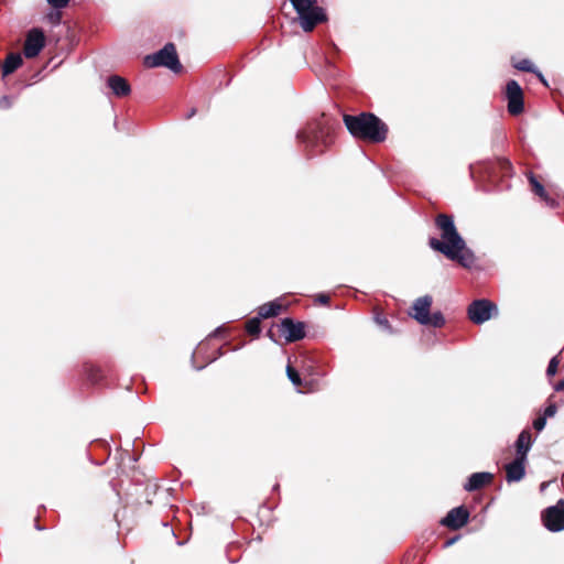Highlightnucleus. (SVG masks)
Returning a JSON list of instances; mask_svg holds the SVG:
<instances>
[{
  "mask_svg": "<svg viewBox=\"0 0 564 564\" xmlns=\"http://www.w3.org/2000/svg\"><path fill=\"white\" fill-rule=\"evenodd\" d=\"M435 225L441 230V239L430 238L429 246L463 268H473L476 263V256L457 231L453 216L440 214L435 219Z\"/></svg>",
  "mask_w": 564,
  "mask_h": 564,
  "instance_id": "f257e3e1",
  "label": "nucleus"
},
{
  "mask_svg": "<svg viewBox=\"0 0 564 564\" xmlns=\"http://www.w3.org/2000/svg\"><path fill=\"white\" fill-rule=\"evenodd\" d=\"M344 123L354 138L375 143L387 139L388 126L371 112H361L357 116L345 115Z\"/></svg>",
  "mask_w": 564,
  "mask_h": 564,
  "instance_id": "f03ea898",
  "label": "nucleus"
},
{
  "mask_svg": "<svg viewBox=\"0 0 564 564\" xmlns=\"http://www.w3.org/2000/svg\"><path fill=\"white\" fill-rule=\"evenodd\" d=\"M144 65L151 68L164 66L174 73H178L182 69V64L173 43H167L156 53L147 55L144 57Z\"/></svg>",
  "mask_w": 564,
  "mask_h": 564,
  "instance_id": "7ed1b4c3",
  "label": "nucleus"
},
{
  "mask_svg": "<svg viewBox=\"0 0 564 564\" xmlns=\"http://www.w3.org/2000/svg\"><path fill=\"white\" fill-rule=\"evenodd\" d=\"M542 521L549 531L564 530V499H560L555 506L546 508L542 512Z\"/></svg>",
  "mask_w": 564,
  "mask_h": 564,
  "instance_id": "20e7f679",
  "label": "nucleus"
},
{
  "mask_svg": "<svg viewBox=\"0 0 564 564\" xmlns=\"http://www.w3.org/2000/svg\"><path fill=\"white\" fill-rule=\"evenodd\" d=\"M497 306L488 300L481 299L471 302L468 306V317L475 324H482L491 318Z\"/></svg>",
  "mask_w": 564,
  "mask_h": 564,
  "instance_id": "39448f33",
  "label": "nucleus"
},
{
  "mask_svg": "<svg viewBox=\"0 0 564 564\" xmlns=\"http://www.w3.org/2000/svg\"><path fill=\"white\" fill-rule=\"evenodd\" d=\"M506 97L508 99V111L510 115L517 116L523 112V93L517 80H509L506 86Z\"/></svg>",
  "mask_w": 564,
  "mask_h": 564,
  "instance_id": "423d86ee",
  "label": "nucleus"
},
{
  "mask_svg": "<svg viewBox=\"0 0 564 564\" xmlns=\"http://www.w3.org/2000/svg\"><path fill=\"white\" fill-rule=\"evenodd\" d=\"M44 45V32L39 28H33L26 34L23 53L26 58H34L41 53Z\"/></svg>",
  "mask_w": 564,
  "mask_h": 564,
  "instance_id": "0eeeda50",
  "label": "nucleus"
},
{
  "mask_svg": "<svg viewBox=\"0 0 564 564\" xmlns=\"http://www.w3.org/2000/svg\"><path fill=\"white\" fill-rule=\"evenodd\" d=\"M279 330L288 343H294L305 337L304 324L302 322H294L290 317L281 321Z\"/></svg>",
  "mask_w": 564,
  "mask_h": 564,
  "instance_id": "6e6552de",
  "label": "nucleus"
},
{
  "mask_svg": "<svg viewBox=\"0 0 564 564\" xmlns=\"http://www.w3.org/2000/svg\"><path fill=\"white\" fill-rule=\"evenodd\" d=\"M468 510L464 506H459L449 510L441 520V524L452 530H458L468 522Z\"/></svg>",
  "mask_w": 564,
  "mask_h": 564,
  "instance_id": "1a4fd4ad",
  "label": "nucleus"
},
{
  "mask_svg": "<svg viewBox=\"0 0 564 564\" xmlns=\"http://www.w3.org/2000/svg\"><path fill=\"white\" fill-rule=\"evenodd\" d=\"M300 24L305 32H311L318 24L327 20L323 8L316 6L299 14Z\"/></svg>",
  "mask_w": 564,
  "mask_h": 564,
  "instance_id": "9d476101",
  "label": "nucleus"
},
{
  "mask_svg": "<svg viewBox=\"0 0 564 564\" xmlns=\"http://www.w3.org/2000/svg\"><path fill=\"white\" fill-rule=\"evenodd\" d=\"M296 138L299 141L306 144L307 148H317L319 142L324 141V132L317 124H311L306 129L297 132Z\"/></svg>",
  "mask_w": 564,
  "mask_h": 564,
  "instance_id": "9b49d317",
  "label": "nucleus"
},
{
  "mask_svg": "<svg viewBox=\"0 0 564 564\" xmlns=\"http://www.w3.org/2000/svg\"><path fill=\"white\" fill-rule=\"evenodd\" d=\"M433 299L430 295H424L416 299L413 303L412 310L414 311L412 317L417 321L421 325L429 321L430 308Z\"/></svg>",
  "mask_w": 564,
  "mask_h": 564,
  "instance_id": "f8f14e48",
  "label": "nucleus"
},
{
  "mask_svg": "<svg viewBox=\"0 0 564 564\" xmlns=\"http://www.w3.org/2000/svg\"><path fill=\"white\" fill-rule=\"evenodd\" d=\"M527 459L516 457L511 463L506 465V479L508 482H517L520 481L525 475V465Z\"/></svg>",
  "mask_w": 564,
  "mask_h": 564,
  "instance_id": "ddd939ff",
  "label": "nucleus"
},
{
  "mask_svg": "<svg viewBox=\"0 0 564 564\" xmlns=\"http://www.w3.org/2000/svg\"><path fill=\"white\" fill-rule=\"evenodd\" d=\"M492 479L494 475L491 473H474L468 477L467 482L464 485V489L469 492L479 490L480 488L490 484Z\"/></svg>",
  "mask_w": 564,
  "mask_h": 564,
  "instance_id": "4468645a",
  "label": "nucleus"
},
{
  "mask_svg": "<svg viewBox=\"0 0 564 564\" xmlns=\"http://www.w3.org/2000/svg\"><path fill=\"white\" fill-rule=\"evenodd\" d=\"M107 86L117 97L128 96L131 91L129 83L119 75H111L107 79Z\"/></svg>",
  "mask_w": 564,
  "mask_h": 564,
  "instance_id": "2eb2a0df",
  "label": "nucleus"
},
{
  "mask_svg": "<svg viewBox=\"0 0 564 564\" xmlns=\"http://www.w3.org/2000/svg\"><path fill=\"white\" fill-rule=\"evenodd\" d=\"M532 446V437L528 430L522 431L516 441L517 456L527 459L528 453Z\"/></svg>",
  "mask_w": 564,
  "mask_h": 564,
  "instance_id": "dca6fc26",
  "label": "nucleus"
},
{
  "mask_svg": "<svg viewBox=\"0 0 564 564\" xmlns=\"http://www.w3.org/2000/svg\"><path fill=\"white\" fill-rule=\"evenodd\" d=\"M22 65V57L20 54L11 53L7 56L2 66L3 76L12 74Z\"/></svg>",
  "mask_w": 564,
  "mask_h": 564,
  "instance_id": "f3484780",
  "label": "nucleus"
},
{
  "mask_svg": "<svg viewBox=\"0 0 564 564\" xmlns=\"http://www.w3.org/2000/svg\"><path fill=\"white\" fill-rule=\"evenodd\" d=\"M281 308V304H279L275 301H272L261 305L258 308V316H260L261 318L274 317L280 313Z\"/></svg>",
  "mask_w": 564,
  "mask_h": 564,
  "instance_id": "a211bd4d",
  "label": "nucleus"
},
{
  "mask_svg": "<svg viewBox=\"0 0 564 564\" xmlns=\"http://www.w3.org/2000/svg\"><path fill=\"white\" fill-rule=\"evenodd\" d=\"M527 177H528V181L531 185V189L532 192L539 196L540 198L542 196H546V191L544 188V186L540 183V181L536 178V176L532 173V172H529L527 174Z\"/></svg>",
  "mask_w": 564,
  "mask_h": 564,
  "instance_id": "6ab92c4d",
  "label": "nucleus"
},
{
  "mask_svg": "<svg viewBox=\"0 0 564 564\" xmlns=\"http://www.w3.org/2000/svg\"><path fill=\"white\" fill-rule=\"evenodd\" d=\"M297 15L316 7V0H290Z\"/></svg>",
  "mask_w": 564,
  "mask_h": 564,
  "instance_id": "aec40b11",
  "label": "nucleus"
},
{
  "mask_svg": "<svg viewBox=\"0 0 564 564\" xmlns=\"http://www.w3.org/2000/svg\"><path fill=\"white\" fill-rule=\"evenodd\" d=\"M445 318L442 314V312L437 311L433 314H429V321L424 324L425 326H433L435 328H440L444 326Z\"/></svg>",
  "mask_w": 564,
  "mask_h": 564,
  "instance_id": "412c9836",
  "label": "nucleus"
},
{
  "mask_svg": "<svg viewBox=\"0 0 564 564\" xmlns=\"http://www.w3.org/2000/svg\"><path fill=\"white\" fill-rule=\"evenodd\" d=\"M260 322H261V317L260 316L252 317L251 319H249L247 322L246 330L250 335L258 336L260 334V332H261Z\"/></svg>",
  "mask_w": 564,
  "mask_h": 564,
  "instance_id": "4be33fe9",
  "label": "nucleus"
},
{
  "mask_svg": "<svg viewBox=\"0 0 564 564\" xmlns=\"http://www.w3.org/2000/svg\"><path fill=\"white\" fill-rule=\"evenodd\" d=\"M513 67L518 70L534 73L536 72V67L532 64V62L528 58H523L513 64Z\"/></svg>",
  "mask_w": 564,
  "mask_h": 564,
  "instance_id": "5701e85b",
  "label": "nucleus"
},
{
  "mask_svg": "<svg viewBox=\"0 0 564 564\" xmlns=\"http://www.w3.org/2000/svg\"><path fill=\"white\" fill-rule=\"evenodd\" d=\"M286 375H288V378L290 379V381L294 386H296V387L301 386L302 380H301L300 373L293 367H291L290 365L286 367Z\"/></svg>",
  "mask_w": 564,
  "mask_h": 564,
  "instance_id": "b1692460",
  "label": "nucleus"
},
{
  "mask_svg": "<svg viewBox=\"0 0 564 564\" xmlns=\"http://www.w3.org/2000/svg\"><path fill=\"white\" fill-rule=\"evenodd\" d=\"M558 367V359L557 357L551 358L547 368H546V376L552 377L556 373Z\"/></svg>",
  "mask_w": 564,
  "mask_h": 564,
  "instance_id": "393cba45",
  "label": "nucleus"
},
{
  "mask_svg": "<svg viewBox=\"0 0 564 564\" xmlns=\"http://www.w3.org/2000/svg\"><path fill=\"white\" fill-rule=\"evenodd\" d=\"M202 349H203V345H199V346H198V348H197V350L193 354V357H192V359H193V360L195 359L196 354H199V352L202 351ZM216 359H217V356H215V357H212V358L207 359L206 364H204V365L196 366L194 362H193V365H194V368H195L196 370H202L203 368H205V366H206L207 364H210L212 361H214V360H216Z\"/></svg>",
  "mask_w": 564,
  "mask_h": 564,
  "instance_id": "a878e982",
  "label": "nucleus"
},
{
  "mask_svg": "<svg viewBox=\"0 0 564 564\" xmlns=\"http://www.w3.org/2000/svg\"><path fill=\"white\" fill-rule=\"evenodd\" d=\"M541 199L545 203L546 206H549L550 208H557L558 207V202L551 197L547 193H546V196H542Z\"/></svg>",
  "mask_w": 564,
  "mask_h": 564,
  "instance_id": "bb28decb",
  "label": "nucleus"
},
{
  "mask_svg": "<svg viewBox=\"0 0 564 564\" xmlns=\"http://www.w3.org/2000/svg\"><path fill=\"white\" fill-rule=\"evenodd\" d=\"M545 424H546V419L545 416H539L536 417L534 421H533V427L540 432L542 431L544 427H545Z\"/></svg>",
  "mask_w": 564,
  "mask_h": 564,
  "instance_id": "cd10ccee",
  "label": "nucleus"
},
{
  "mask_svg": "<svg viewBox=\"0 0 564 564\" xmlns=\"http://www.w3.org/2000/svg\"><path fill=\"white\" fill-rule=\"evenodd\" d=\"M51 7L54 9H63L65 8L69 0H46Z\"/></svg>",
  "mask_w": 564,
  "mask_h": 564,
  "instance_id": "c85d7f7f",
  "label": "nucleus"
},
{
  "mask_svg": "<svg viewBox=\"0 0 564 564\" xmlns=\"http://www.w3.org/2000/svg\"><path fill=\"white\" fill-rule=\"evenodd\" d=\"M88 377L93 382H98L101 379V371L98 368H91Z\"/></svg>",
  "mask_w": 564,
  "mask_h": 564,
  "instance_id": "c756f323",
  "label": "nucleus"
},
{
  "mask_svg": "<svg viewBox=\"0 0 564 564\" xmlns=\"http://www.w3.org/2000/svg\"><path fill=\"white\" fill-rule=\"evenodd\" d=\"M556 411V405L554 403H551L545 408L543 416H545V419L552 417L555 415Z\"/></svg>",
  "mask_w": 564,
  "mask_h": 564,
  "instance_id": "7c9ffc66",
  "label": "nucleus"
},
{
  "mask_svg": "<svg viewBox=\"0 0 564 564\" xmlns=\"http://www.w3.org/2000/svg\"><path fill=\"white\" fill-rule=\"evenodd\" d=\"M12 106L10 97L3 96L0 98V109H8Z\"/></svg>",
  "mask_w": 564,
  "mask_h": 564,
  "instance_id": "2f4dec72",
  "label": "nucleus"
},
{
  "mask_svg": "<svg viewBox=\"0 0 564 564\" xmlns=\"http://www.w3.org/2000/svg\"><path fill=\"white\" fill-rule=\"evenodd\" d=\"M376 321H377L378 324H380L383 327H388L389 326V322H388V319L386 317L377 316Z\"/></svg>",
  "mask_w": 564,
  "mask_h": 564,
  "instance_id": "473e14b6",
  "label": "nucleus"
},
{
  "mask_svg": "<svg viewBox=\"0 0 564 564\" xmlns=\"http://www.w3.org/2000/svg\"><path fill=\"white\" fill-rule=\"evenodd\" d=\"M318 302L322 304H328L329 296L327 294H319L317 297Z\"/></svg>",
  "mask_w": 564,
  "mask_h": 564,
  "instance_id": "72a5a7b5",
  "label": "nucleus"
},
{
  "mask_svg": "<svg viewBox=\"0 0 564 564\" xmlns=\"http://www.w3.org/2000/svg\"><path fill=\"white\" fill-rule=\"evenodd\" d=\"M225 330V328L223 326L220 327H217L213 334H210V337H217V336H220L223 334V332Z\"/></svg>",
  "mask_w": 564,
  "mask_h": 564,
  "instance_id": "f704fd0d",
  "label": "nucleus"
},
{
  "mask_svg": "<svg viewBox=\"0 0 564 564\" xmlns=\"http://www.w3.org/2000/svg\"><path fill=\"white\" fill-rule=\"evenodd\" d=\"M533 74H535L538 76V78L546 86L547 83L544 78V76L542 75V73L536 68V72H534Z\"/></svg>",
  "mask_w": 564,
  "mask_h": 564,
  "instance_id": "c9c22d12",
  "label": "nucleus"
},
{
  "mask_svg": "<svg viewBox=\"0 0 564 564\" xmlns=\"http://www.w3.org/2000/svg\"><path fill=\"white\" fill-rule=\"evenodd\" d=\"M458 539H459V536H454V538H452V539L447 540V541L445 542L444 546H445V547H448V546L453 545V544H454Z\"/></svg>",
  "mask_w": 564,
  "mask_h": 564,
  "instance_id": "e433bc0d",
  "label": "nucleus"
},
{
  "mask_svg": "<svg viewBox=\"0 0 564 564\" xmlns=\"http://www.w3.org/2000/svg\"><path fill=\"white\" fill-rule=\"evenodd\" d=\"M554 390H555V391H562V390H564V380L558 381V382L554 386Z\"/></svg>",
  "mask_w": 564,
  "mask_h": 564,
  "instance_id": "4c0bfd02",
  "label": "nucleus"
},
{
  "mask_svg": "<svg viewBox=\"0 0 564 564\" xmlns=\"http://www.w3.org/2000/svg\"><path fill=\"white\" fill-rule=\"evenodd\" d=\"M59 19H61L59 13H57L56 15H51V20H52L54 23H58V22H59Z\"/></svg>",
  "mask_w": 564,
  "mask_h": 564,
  "instance_id": "58836bf2",
  "label": "nucleus"
},
{
  "mask_svg": "<svg viewBox=\"0 0 564 564\" xmlns=\"http://www.w3.org/2000/svg\"><path fill=\"white\" fill-rule=\"evenodd\" d=\"M195 113V110L193 109L192 111H189V115L187 116V118H191L192 116H194Z\"/></svg>",
  "mask_w": 564,
  "mask_h": 564,
  "instance_id": "ea45409f",
  "label": "nucleus"
},
{
  "mask_svg": "<svg viewBox=\"0 0 564 564\" xmlns=\"http://www.w3.org/2000/svg\"><path fill=\"white\" fill-rule=\"evenodd\" d=\"M35 528H36L37 530H42V529H43V528H42V527H40V524H37V523L35 524Z\"/></svg>",
  "mask_w": 564,
  "mask_h": 564,
  "instance_id": "a19ab883",
  "label": "nucleus"
},
{
  "mask_svg": "<svg viewBox=\"0 0 564 564\" xmlns=\"http://www.w3.org/2000/svg\"><path fill=\"white\" fill-rule=\"evenodd\" d=\"M269 336H270V338H272V337H273V334H272V332H271V330H269Z\"/></svg>",
  "mask_w": 564,
  "mask_h": 564,
  "instance_id": "79ce46f5",
  "label": "nucleus"
}]
</instances>
